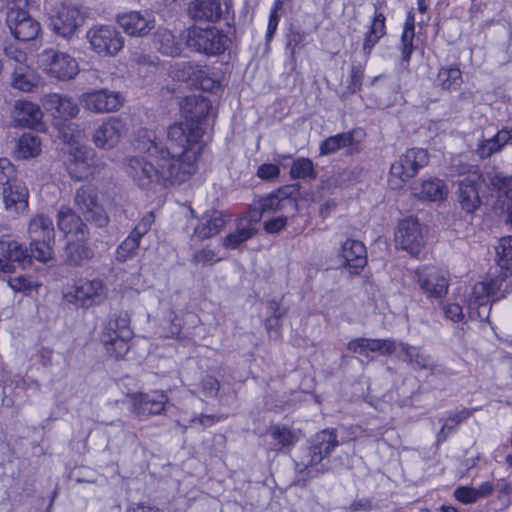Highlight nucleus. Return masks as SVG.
Here are the masks:
<instances>
[{"label":"nucleus","mask_w":512,"mask_h":512,"mask_svg":"<svg viewBox=\"0 0 512 512\" xmlns=\"http://www.w3.org/2000/svg\"><path fill=\"white\" fill-rule=\"evenodd\" d=\"M256 232V228L247 224L246 220H238L236 230L226 235L222 239V244L225 248L237 249L242 243L251 239Z\"/></svg>","instance_id":"nucleus-37"},{"label":"nucleus","mask_w":512,"mask_h":512,"mask_svg":"<svg viewBox=\"0 0 512 512\" xmlns=\"http://www.w3.org/2000/svg\"><path fill=\"white\" fill-rule=\"evenodd\" d=\"M292 179H311L317 178V171L311 159L300 157L293 161L290 169Z\"/></svg>","instance_id":"nucleus-43"},{"label":"nucleus","mask_w":512,"mask_h":512,"mask_svg":"<svg viewBox=\"0 0 512 512\" xmlns=\"http://www.w3.org/2000/svg\"><path fill=\"white\" fill-rule=\"evenodd\" d=\"M505 137V133L497 132L491 138L480 140L475 149V154L480 159H486L493 154L502 151V149L507 145Z\"/></svg>","instance_id":"nucleus-39"},{"label":"nucleus","mask_w":512,"mask_h":512,"mask_svg":"<svg viewBox=\"0 0 512 512\" xmlns=\"http://www.w3.org/2000/svg\"><path fill=\"white\" fill-rule=\"evenodd\" d=\"M364 76V67L363 65H352L351 72H350V83L348 86V89L355 93L357 91H360L362 87V80Z\"/></svg>","instance_id":"nucleus-58"},{"label":"nucleus","mask_w":512,"mask_h":512,"mask_svg":"<svg viewBox=\"0 0 512 512\" xmlns=\"http://www.w3.org/2000/svg\"><path fill=\"white\" fill-rule=\"evenodd\" d=\"M86 37L91 49L100 56H115L124 47V37L113 25H94Z\"/></svg>","instance_id":"nucleus-9"},{"label":"nucleus","mask_w":512,"mask_h":512,"mask_svg":"<svg viewBox=\"0 0 512 512\" xmlns=\"http://www.w3.org/2000/svg\"><path fill=\"white\" fill-rule=\"evenodd\" d=\"M201 390L206 397H216L220 389L219 381L210 375L205 376L200 383Z\"/></svg>","instance_id":"nucleus-60"},{"label":"nucleus","mask_w":512,"mask_h":512,"mask_svg":"<svg viewBox=\"0 0 512 512\" xmlns=\"http://www.w3.org/2000/svg\"><path fill=\"white\" fill-rule=\"evenodd\" d=\"M14 157L18 160H27L32 157V132L23 133L17 140L13 150Z\"/></svg>","instance_id":"nucleus-48"},{"label":"nucleus","mask_w":512,"mask_h":512,"mask_svg":"<svg viewBox=\"0 0 512 512\" xmlns=\"http://www.w3.org/2000/svg\"><path fill=\"white\" fill-rule=\"evenodd\" d=\"M14 6L7 12V23L14 37L19 41L16 45L8 46L5 51L8 57L15 60L17 65H26L27 53L22 47L24 42L32 40V19L30 16L29 0H13Z\"/></svg>","instance_id":"nucleus-3"},{"label":"nucleus","mask_w":512,"mask_h":512,"mask_svg":"<svg viewBox=\"0 0 512 512\" xmlns=\"http://www.w3.org/2000/svg\"><path fill=\"white\" fill-rule=\"evenodd\" d=\"M442 311L445 318L453 322H460L464 318L463 309L457 303H448L443 305Z\"/></svg>","instance_id":"nucleus-61"},{"label":"nucleus","mask_w":512,"mask_h":512,"mask_svg":"<svg viewBox=\"0 0 512 512\" xmlns=\"http://www.w3.org/2000/svg\"><path fill=\"white\" fill-rule=\"evenodd\" d=\"M385 22V15L382 12H378L377 7L375 6V13L368 31L380 37H384L386 35Z\"/></svg>","instance_id":"nucleus-59"},{"label":"nucleus","mask_w":512,"mask_h":512,"mask_svg":"<svg viewBox=\"0 0 512 512\" xmlns=\"http://www.w3.org/2000/svg\"><path fill=\"white\" fill-rule=\"evenodd\" d=\"M282 7H283V2L281 0H276L274 3V6L270 12V15H269V21H268L267 32H266L267 40L272 39V37L274 36V34L277 30L279 19H280V16L278 15V10L282 9Z\"/></svg>","instance_id":"nucleus-55"},{"label":"nucleus","mask_w":512,"mask_h":512,"mask_svg":"<svg viewBox=\"0 0 512 512\" xmlns=\"http://www.w3.org/2000/svg\"><path fill=\"white\" fill-rule=\"evenodd\" d=\"M98 200L97 191L92 186H82L76 191L74 197V203L85 221L103 228L109 224L110 219Z\"/></svg>","instance_id":"nucleus-10"},{"label":"nucleus","mask_w":512,"mask_h":512,"mask_svg":"<svg viewBox=\"0 0 512 512\" xmlns=\"http://www.w3.org/2000/svg\"><path fill=\"white\" fill-rule=\"evenodd\" d=\"M117 23L132 37H144L155 27V18L148 11H131L117 16Z\"/></svg>","instance_id":"nucleus-22"},{"label":"nucleus","mask_w":512,"mask_h":512,"mask_svg":"<svg viewBox=\"0 0 512 512\" xmlns=\"http://www.w3.org/2000/svg\"><path fill=\"white\" fill-rule=\"evenodd\" d=\"M83 21L84 14L78 5L63 3L56 15L50 18L49 26L56 34L67 38L74 34Z\"/></svg>","instance_id":"nucleus-17"},{"label":"nucleus","mask_w":512,"mask_h":512,"mask_svg":"<svg viewBox=\"0 0 512 512\" xmlns=\"http://www.w3.org/2000/svg\"><path fill=\"white\" fill-rule=\"evenodd\" d=\"M189 17L198 22L218 23L225 21L231 27L235 12L232 0H193L188 7Z\"/></svg>","instance_id":"nucleus-6"},{"label":"nucleus","mask_w":512,"mask_h":512,"mask_svg":"<svg viewBox=\"0 0 512 512\" xmlns=\"http://www.w3.org/2000/svg\"><path fill=\"white\" fill-rule=\"evenodd\" d=\"M280 174V168L276 164L265 163L259 166L257 176L263 180H273Z\"/></svg>","instance_id":"nucleus-63"},{"label":"nucleus","mask_w":512,"mask_h":512,"mask_svg":"<svg viewBox=\"0 0 512 512\" xmlns=\"http://www.w3.org/2000/svg\"><path fill=\"white\" fill-rule=\"evenodd\" d=\"M12 115L15 126L32 128V102L16 101Z\"/></svg>","instance_id":"nucleus-44"},{"label":"nucleus","mask_w":512,"mask_h":512,"mask_svg":"<svg viewBox=\"0 0 512 512\" xmlns=\"http://www.w3.org/2000/svg\"><path fill=\"white\" fill-rule=\"evenodd\" d=\"M168 396L162 391L141 394L134 403V412L140 418L161 414L165 410Z\"/></svg>","instance_id":"nucleus-30"},{"label":"nucleus","mask_w":512,"mask_h":512,"mask_svg":"<svg viewBox=\"0 0 512 512\" xmlns=\"http://www.w3.org/2000/svg\"><path fill=\"white\" fill-rule=\"evenodd\" d=\"M135 149L149 159L132 156L126 159L128 176L142 189L164 187L186 182L196 171L192 154H184L180 146L157 139L155 132L142 129L134 141Z\"/></svg>","instance_id":"nucleus-1"},{"label":"nucleus","mask_w":512,"mask_h":512,"mask_svg":"<svg viewBox=\"0 0 512 512\" xmlns=\"http://www.w3.org/2000/svg\"><path fill=\"white\" fill-rule=\"evenodd\" d=\"M121 93L108 89L94 90L82 95V102L88 110L96 113L117 111L123 105Z\"/></svg>","instance_id":"nucleus-19"},{"label":"nucleus","mask_w":512,"mask_h":512,"mask_svg":"<svg viewBox=\"0 0 512 512\" xmlns=\"http://www.w3.org/2000/svg\"><path fill=\"white\" fill-rule=\"evenodd\" d=\"M268 434L277 442L276 450L292 446L298 441L296 432L285 425L271 426Z\"/></svg>","instance_id":"nucleus-41"},{"label":"nucleus","mask_w":512,"mask_h":512,"mask_svg":"<svg viewBox=\"0 0 512 512\" xmlns=\"http://www.w3.org/2000/svg\"><path fill=\"white\" fill-rule=\"evenodd\" d=\"M126 131V123L122 119L111 117L96 129L93 142L99 148L110 149L119 142Z\"/></svg>","instance_id":"nucleus-28"},{"label":"nucleus","mask_w":512,"mask_h":512,"mask_svg":"<svg viewBox=\"0 0 512 512\" xmlns=\"http://www.w3.org/2000/svg\"><path fill=\"white\" fill-rule=\"evenodd\" d=\"M67 301L81 308L100 305L106 299V289L100 279L80 280L72 292L66 294Z\"/></svg>","instance_id":"nucleus-15"},{"label":"nucleus","mask_w":512,"mask_h":512,"mask_svg":"<svg viewBox=\"0 0 512 512\" xmlns=\"http://www.w3.org/2000/svg\"><path fill=\"white\" fill-rule=\"evenodd\" d=\"M482 174H473L472 179H462L458 183L457 201L463 211L473 214L481 206L479 183Z\"/></svg>","instance_id":"nucleus-25"},{"label":"nucleus","mask_w":512,"mask_h":512,"mask_svg":"<svg viewBox=\"0 0 512 512\" xmlns=\"http://www.w3.org/2000/svg\"><path fill=\"white\" fill-rule=\"evenodd\" d=\"M306 34L302 31H291L288 35L286 43V51L289 53L291 59H295V54L298 49L305 46Z\"/></svg>","instance_id":"nucleus-54"},{"label":"nucleus","mask_w":512,"mask_h":512,"mask_svg":"<svg viewBox=\"0 0 512 512\" xmlns=\"http://www.w3.org/2000/svg\"><path fill=\"white\" fill-rule=\"evenodd\" d=\"M101 335H110L124 339H131L133 332L130 328V317L127 312L121 311L113 314L104 325Z\"/></svg>","instance_id":"nucleus-35"},{"label":"nucleus","mask_w":512,"mask_h":512,"mask_svg":"<svg viewBox=\"0 0 512 512\" xmlns=\"http://www.w3.org/2000/svg\"><path fill=\"white\" fill-rule=\"evenodd\" d=\"M395 241L401 249L418 256L424 246L422 228L417 218L402 219L395 232Z\"/></svg>","instance_id":"nucleus-16"},{"label":"nucleus","mask_w":512,"mask_h":512,"mask_svg":"<svg viewBox=\"0 0 512 512\" xmlns=\"http://www.w3.org/2000/svg\"><path fill=\"white\" fill-rule=\"evenodd\" d=\"M339 446L335 429H324L316 433L310 440L309 446L303 449L296 467L299 471L314 468L317 474L324 473L328 466L323 461Z\"/></svg>","instance_id":"nucleus-5"},{"label":"nucleus","mask_w":512,"mask_h":512,"mask_svg":"<svg viewBox=\"0 0 512 512\" xmlns=\"http://www.w3.org/2000/svg\"><path fill=\"white\" fill-rule=\"evenodd\" d=\"M225 224L226 220L221 211L215 209L207 210L197 219L191 240L203 241L212 238L222 231Z\"/></svg>","instance_id":"nucleus-26"},{"label":"nucleus","mask_w":512,"mask_h":512,"mask_svg":"<svg viewBox=\"0 0 512 512\" xmlns=\"http://www.w3.org/2000/svg\"><path fill=\"white\" fill-rule=\"evenodd\" d=\"M59 126V137L64 143L70 147L83 145L82 142L85 138L84 130L75 123H57Z\"/></svg>","instance_id":"nucleus-42"},{"label":"nucleus","mask_w":512,"mask_h":512,"mask_svg":"<svg viewBox=\"0 0 512 512\" xmlns=\"http://www.w3.org/2000/svg\"><path fill=\"white\" fill-rule=\"evenodd\" d=\"M338 257L341 265L351 274L358 275L367 265V251L365 245L355 239H347L341 246Z\"/></svg>","instance_id":"nucleus-21"},{"label":"nucleus","mask_w":512,"mask_h":512,"mask_svg":"<svg viewBox=\"0 0 512 512\" xmlns=\"http://www.w3.org/2000/svg\"><path fill=\"white\" fill-rule=\"evenodd\" d=\"M12 86L15 89L25 92L32 90V71L29 65H16L12 78Z\"/></svg>","instance_id":"nucleus-46"},{"label":"nucleus","mask_w":512,"mask_h":512,"mask_svg":"<svg viewBox=\"0 0 512 512\" xmlns=\"http://www.w3.org/2000/svg\"><path fill=\"white\" fill-rule=\"evenodd\" d=\"M288 218L286 216H279L269 219L264 222V230L268 234H275L280 232L287 225Z\"/></svg>","instance_id":"nucleus-64"},{"label":"nucleus","mask_w":512,"mask_h":512,"mask_svg":"<svg viewBox=\"0 0 512 512\" xmlns=\"http://www.w3.org/2000/svg\"><path fill=\"white\" fill-rule=\"evenodd\" d=\"M140 241V238L135 237L134 234L130 232V234L117 247L116 259L119 262H125L132 258L139 248Z\"/></svg>","instance_id":"nucleus-47"},{"label":"nucleus","mask_w":512,"mask_h":512,"mask_svg":"<svg viewBox=\"0 0 512 512\" xmlns=\"http://www.w3.org/2000/svg\"><path fill=\"white\" fill-rule=\"evenodd\" d=\"M211 110V102L202 95L186 96L181 102V111L185 121L169 126L167 139L169 144L180 146L184 154H192L196 163L203 150L202 136L204 121Z\"/></svg>","instance_id":"nucleus-2"},{"label":"nucleus","mask_w":512,"mask_h":512,"mask_svg":"<svg viewBox=\"0 0 512 512\" xmlns=\"http://www.w3.org/2000/svg\"><path fill=\"white\" fill-rule=\"evenodd\" d=\"M154 220L155 218L153 212L146 213L136 224L131 233L134 234L135 237L142 239V237L150 231Z\"/></svg>","instance_id":"nucleus-56"},{"label":"nucleus","mask_w":512,"mask_h":512,"mask_svg":"<svg viewBox=\"0 0 512 512\" xmlns=\"http://www.w3.org/2000/svg\"><path fill=\"white\" fill-rule=\"evenodd\" d=\"M399 346L404 354L403 360L408 362L413 369L432 370L435 368L436 364L433 358L420 347L411 346L408 343H400Z\"/></svg>","instance_id":"nucleus-34"},{"label":"nucleus","mask_w":512,"mask_h":512,"mask_svg":"<svg viewBox=\"0 0 512 512\" xmlns=\"http://www.w3.org/2000/svg\"><path fill=\"white\" fill-rule=\"evenodd\" d=\"M411 191L421 201L442 202L446 200L449 188L444 180L429 176L414 183Z\"/></svg>","instance_id":"nucleus-24"},{"label":"nucleus","mask_w":512,"mask_h":512,"mask_svg":"<svg viewBox=\"0 0 512 512\" xmlns=\"http://www.w3.org/2000/svg\"><path fill=\"white\" fill-rule=\"evenodd\" d=\"M496 251V262L500 268L497 275L502 281L512 277V236H504L499 239Z\"/></svg>","instance_id":"nucleus-33"},{"label":"nucleus","mask_w":512,"mask_h":512,"mask_svg":"<svg viewBox=\"0 0 512 512\" xmlns=\"http://www.w3.org/2000/svg\"><path fill=\"white\" fill-rule=\"evenodd\" d=\"M454 496L464 504L473 503L479 499L475 488L472 487H459L455 490Z\"/></svg>","instance_id":"nucleus-62"},{"label":"nucleus","mask_w":512,"mask_h":512,"mask_svg":"<svg viewBox=\"0 0 512 512\" xmlns=\"http://www.w3.org/2000/svg\"><path fill=\"white\" fill-rule=\"evenodd\" d=\"M15 179V168L7 158H0V193L13 185Z\"/></svg>","instance_id":"nucleus-50"},{"label":"nucleus","mask_w":512,"mask_h":512,"mask_svg":"<svg viewBox=\"0 0 512 512\" xmlns=\"http://www.w3.org/2000/svg\"><path fill=\"white\" fill-rule=\"evenodd\" d=\"M2 194L3 202L7 211L20 213L28 210L29 190L18 181H14L9 189H4Z\"/></svg>","instance_id":"nucleus-31"},{"label":"nucleus","mask_w":512,"mask_h":512,"mask_svg":"<svg viewBox=\"0 0 512 512\" xmlns=\"http://www.w3.org/2000/svg\"><path fill=\"white\" fill-rule=\"evenodd\" d=\"M44 112L60 123L76 117L79 107L71 97L57 93L45 95L41 100V107L34 105V131L41 130L39 120L43 117Z\"/></svg>","instance_id":"nucleus-7"},{"label":"nucleus","mask_w":512,"mask_h":512,"mask_svg":"<svg viewBox=\"0 0 512 512\" xmlns=\"http://www.w3.org/2000/svg\"><path fill=\"white\" fill-rule=\"evenodd\" d=\"M177 77L183 80L189 79L192 84L206 92H214L220 89V82L207 68L184 63L178 71Z\"/></svg>","instance_id":"nucleus-27"},{"label":"nucleus","mask_w":512,"mask_h":512,"mask_svg":"<svg viewBox=\"0 0 512 512\" xmlns=\"http://www.w3.org/2000/svg\"><path fill=\"white\" fill-rule=\"evenodd\" d=\"M88 240L75 238V240L67 242L65 247V263L67 265L81 267L93 258L94 252L89 247Z\"/></svg>","instance_id":"nucleus-32"},{"label":"nucleus","mask_w":512,"mask_h":512,"mask_svg":"<svg viewBox=\"0 0 512 512\" xmlns=\"http://www.w3.org/2000/svg\"><path fill=\"white\" fill-rule=\"evenodd\" d=\"M368 354L370 352H378L380 355H392L396 350L395 342L391 339H371L367 338Z\"/></svg>","instance_id":"nucleus-49"},{"label":"nucleus","mask_w":512,"mask_h":512,"mask_svg":"<svg viewBox=\"0 0 512 512\" xmlns=\"http://www.w3.org/2000/svg\"><path fill=\"white\" fill-rule=\"evenodd\" d=\"M436 82L443 90H457L463 83L462 72L456 66L441 67Z\"/></svg>","instance_id":"nucleus-38"},{"label":"nucleus","mask_w":512,"mask_h":512,"mask_svg":"<svg viewBox=\"0 0 512 512\" xmlns=\"http://www.w3.org/2000/svg\"><path fill=\"white\" fill-rule=\"evenodd\" d=\"M94 151L85 146L70 147L67 151L66 166L71 178L80 181L88 178Z\"/></svg>","instance_id":"nucleus-20"},{"label":"nucleus","mask_w":512,"mask_h":512,"mask_svg":"<svg viewBox=\"0 0 512 512\" xmlns=\"http://www.w3.org/2000/svg\"><path fill=\"white\" fill-rule=\"evenodd\" d=\"M450 170L454 175L465 176L463 179H472L474 173L481 174L478 166L464 163L460 159H454L452 161Z\"/></svg>","instance_id":"nucleus-53"},{"label":"nucleus","mask_w":512,"mask_h":512,"mask_svg":"<svg viewBox=\"0 0 512 512\" xmlns=\"http://www.w3.org/2000/svg\"><path fill=\"white\" fill-rule=\"evenodd\" d=\"M268 309L271 311V315L266 319L265 327L269 333L274 332L277 336L281 328L283 314L279 311V304L276 301L269 302Z\"/></svg>","instance_id":"nucleus-52"},{"label":"nucleus","mask_w":512,"mask_h":512,"mask_svg":"<svg viewBox=\"0 0 512 512\" xmlns=\"http://www.w3.org/2000/svg\"><path fill=\"white\" fill-rule=\"evenodd\" d=\"M37 64L39 69L62 81L74 78L79 72L78 63L73 57L52 48L37 54Z\"/></svg>","instance_id":"nucleus-8"},{"label":"nucleus","mask_w":512,"mask_h":512,"mask_svg":"<svg viewBox=\"0 0 512 512\" xmlns=\"http://www.w3.org/2000/svg\"><path fill=\"white\" fill-rule=\"evenodd\" d=\"M55 231L53 221L43 214L34 217V259L54 264Z\"/></svg>","instance_id":"nucleus-12"},{"label":"nucleus","mask_w":512,"mask_h":512,"mask_svg":"<svg viewBox=\"0 0 512 512\" xmlns=\"http://www.w3.org/2000/svg\"><path fill=\"white\" fill-rule=\"evenodd\" d=\"M154 43L158 51L170 57L179 56L182 53V43L168 29L159 28L155 33Z\"/></svg>","instance_id":"nucleus-36"},{"label":"nucleus","mask_w":512,"mask_h":512,"mask_svg":"<svg viewBox=\"0 0 512 512\" xmlns=\"http://www.w3.org/2000/svg\"><path fill=\"white\" fill-rule=\"evenodd\" d=\"M299 190V184L284 185L261 198L259 205L262 213H275L285 210L287 207L296 212L298 210L296 197L299 194Z\"/></svg>","instance_id":"nucleus-18"},{"label":"nucleus","mask_w":512,"mask_h":512,"mask_svg":"<svg viewBox=\"0 0 512 512\" xmlns=\"http://www.w3.org/2000/svg\"><path fill=\"white\" fill-rule=\"evenodd\" d=\"M503 282L496 276L488 281L476 283L468 300L470 314L476 315L480 321L488 320L491 311L489 307L490 297L501 290Z\"/></svg>","instance_id":"nucleus-13"},{"label":"nucleus","mask_w":512,"mask_h":512,"mask_svg":"<svg viewBox=\"0 0 512 512\" xmlns=\"http://www.w3.org/2000/svg\"><path fill=\"white\" fill-rule=\"evenodd\" d=\"M361 131L357 129L348 132L339 133L330 136L320 143L319 150L321 156L331 155L341 149H346L347 156H353L360 153L361 148L356 140L357 134Z\"/></svg>","instance_id":"nucleus-23"},{"label":"nucleus","mask_w":512,"mask_h":512,"mask_svg":"<svg viewBox=\"0 0 512 512\" xmlns=\"http://www.w3.org/2000/svg\"><path fill=\"white\" fill-rule=\"evenodd\" d=\"M0 250L1 255L11 264L18 262L24 268L27 264L32 263V256L28 255L26 250L16 241L1 242Z\"/></svg>","instance_id":"nucleus-40"},{"label":"nucleus","mask_w":512,"mask_h":512,"mask_svg":"<svg viewBox=\"0 0 512 512\" xmlns=\"http://www.w3.org/2000/svg\"><path fill=\"white\" fill-rule=\"evenodd\" d=\"M58 229L65 236L89 239V229L82 218L70 207L63 206L57 213Z\"/></svg>","instance_id":"nucleus-29"},{"label":"nucleus","mask_w":512,"mask_h":512,"mask_svg":"<svg viewBox=\"0 0 512 512\" xmlns=\"http://www.w3.org/2000/svg\"><path fill=\"white\" fill-rule=\"evenodd\" d=\"M414 279L430 301H440L447 294L449 290V279L445 273L433 266H423L415 271Z\"/></svg>","instance_id":"nucleus-11"},{"label":"nucleus","mask_w":512,"mask_h":512,"mask_svg":"<svg viewBox=\"0 0 512 512\" xmlns=\"http://www.w3.org/2000/svg\"><path fill=\"white\" fill-rule=\"evenodd\" d=\"M220 260V258L216 259L215 251L209 248H203L201 250L196 251L191 258V262L195 265H206Z\"/></svg>","instance_id":"nucleus-57"},{"label":"nucleus","mask_w":512,"mask_h":512,"mask_svg":"<svg viewBox=\"0 0 512 512\" xmlns=\"http://www.w3.org/2000/svg\"><path fill=\"white\" fill-rule=\"evenodd\" d=\"M429 163V154L422 148H411L400 155L390 167L392 177L401 182L415 177L420 169L426 167Z\"/></svg>","instance_id":"nucleus-14"},{"label":"nucleus","mask_w":512,"mask_h":512,"mask_svg":"<svg viewBox=\"0 0 512 512\" xmlns=\"http://www.w3.org/2000/svg\"><path fill=\"white\" fill-rule=\"evenodd\" d=\"M183 40L190 51L206 56L223 54L231 43L228 34L216 26L192 25L185 31Z\"/></svg>","instance_id":"nucleus-4"},{"label":"nucleus","mask_w":512,"mask_h":512,"mask_svg":"<svg viewBox=\"0 0 512 512\" xmlns=\"http://www.w3.org/2000/svg\"><path fill=\"white\" fill-rule=\"evenodd\" d=\"M414 38L415 32L402 31L400 44L398 46V49L401 52L402 63L409 64L410 62L412 53L415 50Z\"/></svg>","instance_id":"nucleus-51"},{"label":"nucleus","mask_w":512,"mask_h":512,"mask_svg":"<svg viewBox=\"0 0 512 512\" xmlns=\"http://www.w3.org/2000/svg\"><path fill=\"white\" fill-rule=\"evenodd\" d=\"M100 338L110 356L123 357L129 350L128 341L130 339L115 337L114 335H101Z\"/></svg>","instance_id":"nucleus-45"}]
</instances>
